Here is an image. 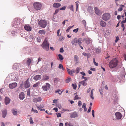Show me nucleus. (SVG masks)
<instances>
[{
  "label": "nucleus",
  "mask_w": 126,
  "mask_h": 126,
  "mask_svg": "<svg viewBox=\"0 0 126 126\" xmlns=\"http://www.w3.org/2000/svg\"><path fill=\"white\" fill-rule=\"evenodd\" d=\"M41 46L46 51H47L48 50L49 47V44L46 39H45V40Z\"/></svg>",
  "instance_id": "obj_1"
},
{
  "label": "nucleus",
  "mask_w": 126,
  "mask_h": 126,
  "mask_svg": "<svg viewBox=\"0 0 126 126\" xmlns=\"http://www.w3.org/2000/svg\"><path fill=\"white\" fill-rule=\"evenodd\" d=\"M118 61L116 60H113L110 61L109 63V65L110 67L113 68L117 65Z\"/></svg>",
  "instance_id": "obj_2"
},
{
  "label": "nucleus",
  "mask_w": 126,
  "mask_h": 126,
  "mask_svg": "<svg viewBox=\"0 0 126 126\" xmlns=\"http://www.w3.org/2000/svg\"><path fill=\"white\" fill-rule=\"evenodd\" d=\"M34 8L37 10H40L41 8L42 4L41 3L36 2L33 4Z\"/></svg>",
  "instance_id": "obj_3"
},
{
  "label": "nucleus",
  "mask_w": 126,
  "mask_h": 126,
  "mask_svg": "<svg viewBox=\"0 0 126 126\" xmlns=\"http://www.w3.org/2000/svg\"><path fill=\"white\" fill-rule=\"evenodd\" d=\"M39 24L41 27L45 28L47 25V22L45 20H41L39 21Z\"/></svg>",
  "instance_id": "obj_4"
},
{
  "label": "nucleus",
  "mask_w": 126,
  "mask_h": 126,
  "mask_svg": "<svg viewBox=\"0 0 126 126\" xmlns=\"http://www.w3.org/2000/svg\"><path fill=\"white\" fill-rule=\"evenodd\" d=\"M110 15L109 13H105L102 16V19L105 20H107L110 18Z\"/></svg>",
  "instance_id": "obj_5"
},
{
  "label": "nucleus",
  "mask_w": 126,
  "mask_h": 126,
  "mask_svg": "<svg viewBox=\"0 0 126 126\" xmlns=\"http://www.w3.org/2000/svg\"><path fill=\"white\" fill-rule=\"evenodd\" d=\"M42 88L44 90L47 91L50 88V85L48 83H46L45 85L42 86Z\"/></svg>",
  "instance_id": "obj_6"
},
{
  "label": "nucleus",
  "mask_w": 126,
  "mask_h": 126,
  "mask_svg": "<svg viewBox=\"0 0 126 126\" xmlns=\"http://www.w3.org/2000/svg\"><path fill=\"white\" fill-rule=\"evenodd\" d=\"M17 84L16 82L13 83L9 85V87L11 89H13L15 88L17 86Z\"/></svg>",
  "instance_id": "obj_7"
},
{
  "label": "nucleus",
  "mask_w": 126,
  "mask_h": 126,
  "mask_svg": "<svg viewBox=\"0 0 126 126\" xmlns=\"http://www.w3.org/2000/svg\"><path fill=\"white\" fill-rule=\"evenodd\" d=\"M116 118L117 119H120L122 117V115L119 112H116L115 113Z\"/></svg>",
  "instance_id": "obj_8"
},
{
  "label": "nucleus",
  "mask_w": 126,
  "mask_h": 126,
  "mask_svg": "<svg viewBox=\"0 0 126 126\" xmlns=\"http://www.w3.org/2000/svg\"><path fill=\"white\" fill-rule=\"evenodd\" d=\"M42 100V98L40 97H38L33 99V101L35 103H37L39 102H40Z\"/></svg>",
  "instance_id": "obj_9"
},
{
  "label": "nucleus",
  "mask_w": 126,
  "mask_h": 126,
  "mask_svg": "<svg viewBox=\"0 0 126 126\" xmlns=\"http://www.w3.org/2000/svg\"><path fill=\"white\" fill-rule=\"evenodd\" d=\"M110 32L108 28H107L104 33V35L105 36H108L110 34Z\"/></svg>",
  "instance_id": "obj_10"
},
{
  "label": "nucleus",
  "mask_w": 126,
  "mask_h": 126,
  "mask_svg": "<svg viewBox=\"0 0 126 126\" xmlns=\"http://www.w3.org/2000/svg\"><path fill=\"white\" fill-rule=\"evenodd\" d=\"M83 40L87 44H89L92 42L91 39L89 38H85Z\"/></svg>",
  "instance_id": "obj_11"
},
{
  "label": "nucleus",
  "mask_w": 126,
  "mask_h": 126,
  "mask_svg": "<svg viewBox=\"0 0 126 126\" xmlns=\"http://www.w3.org/2000/svg\"><path fill=\"white\" fill-rule=\"evenodd\" d=\"M13 75H14V77H13V80L15 81H17L19 79V75L17 74H14Z\"/></svg>",
  "instance_id": "obj_12"
},
{
  "label": "nucleus",
  "mask_w": 126,
  "mask_h": 126,
  "mask_svg": "<svg viewBox=\"0 0 126 126\" xmlns=\"http://www.w3.org/2000/svg\"><path fill=\"white\" fill-rule=\"evenodd\" d=\"M30 86V84L29 81V79L25 82V86L26 88H28Z\"/></svg>",
  "instance_id": "obj_13"
},
{
  "label": "nucleus",
  "mask_w": 126,
  "mask_h": 126,
  "mask_svg": "<svg viewBox=\"0 0 126 126\" xmlns=\"http://www.w3.org/2000/svg\"><path fill=\"white\" fill-rule=\"evenodd\" d=\"M71 42L72 45H77L78 40L76 38H75L71 41Z\"/></svg>",
  "instance_id": "obj_14"
},
{
  "label": "nucleus",
  "mask_w": 126,
  "mask_h": 126,
  "mask_svg": "<svg viewBox=\"0 0 126 126\" xmlns=\"http://www.w3.org/2000/svg\"><path fill=\"white\" fill-rule=\"evenodd\" d=\"M25 30L28 31H30L32 30V28L29 25H25L24 27Z\"/></svg>",
  "instance_id": "obj_15"
},
{
  "label": "nucleus",
  "mask_w": 126,
  "mask_h": 126,
  "mask_svg": "<svg viewBox=\"0 0 126 126\" xmlns=\"http://www.w3.org/2000/svg\"><path fill=\"white\" fill-rule=\"evenodd\" d=\"M78 116L77 113L76 112H73L71 114L70 117L71 118L76 117Z\"/></svg>",
  "instance_id": "obj_16"
},
{
  "label": "nucleus",
  "mask_w": 126,
  "mask_h": 126,
  "mask_svg": "<svg viewBox=\"0 0 126 126\" xmlns=\"http://www.w3.org/2000/svg\"><path fill=\"white\" fill-rule=\"evenodd\" d=\"M41 78V76L39 75H37L35 76L33 78V79L36 80H39Z\"/></svg>",
  "instance_id": "obj_17"
},
{
  "label": "nucleus",
  "mask_w": 126,
  "mask_h": 126,
  "mask_svg": "<svg viewBox=\"0 0 126 126\" xmlns=\"http://www.w3.org/2000/svg\"><path fill=\"white\" fill-rule=\"evenodd\" d=\"M87 11L91 14H92L93 13V8L91 6H89L87 9Z\"/></svg>",
  "instance_id": "obj_18"
},
{
  "label": "nucleus",
  "mask_w": 126,
  "mask_h": 126,
  "mask_svg": "<svg viewBox=\"0 0 126 126\" xmlns=\"http://www.w3.org/2000/svg\"><path fill=\"white\" fill-rule=\"evenodd\" d=\"M19 97L21 100H23L24 98V95L23 93L21 92L20 93Z\"/></svg>",
  "instance_id": "obj_19"
},
{
  "label": "nucleus",
  "mask_w": 126,
  "mask_h": 126,
  "mask_svg": "<svg viewBox=\"0 0 126 126\" xmlns=\"http://www.w3.org/2000/svg\"><path fill=\"white\" fill-rule=\"evenodd\" d=\"M12 111L14 115H17V110L16 109H12Z\"/></svg>",
  "instance_id": "obj_20"
},
{
  "label": "nucleus",
  "mask_w": 126,
  "mask_h": 126,
  "mask_svg": "<svg viewBox=\"0 0 126 126\" xmlns=\"http://www.w3.org/2000/svg\"><path fill=\"white\" fill-rule=\"evenodd\" d=\"M61 6V4L59 3H54L53 5V6L54 7L56 8H58L59 7Z\"/></svg>",
  "instance_id": "obj_21"
},
{
  "label": "nucleus",
  "mask_w": 126,
  "mask_h": 126,
  "mask_svg": "<svg viewBox=\"0 0 126 126\" xmlns=\"http://www.w3.org/2000/svg\"><path fill=\"white\" fill-rule=\"evenodd\" d=\"M2 117L5 118L7 114V110L6 109H5L4 110H2Z\"/></svg>",
  "instance_id": "obj_22"
},
{
  "label": "nucleus",
  "mask_w": 126,
  "mask_h": 126,
  "mask_svg": "<svg viewBox=\"0 0 126 126\" xmlns=\"http://www.w3.org/2000/svg\"><path fill=\"white\" fill-rule=\"evenodd\" d=\"M5 102L6 105L8 104L10 102V100L9 98L6 97L5 99Z\"/></svg>",
  "instance_id": "obj_23"
},
{
  "label": "nucleus",
  "mask_w": 126,
  "mask_h": 126,
  "mask_svg": "<svg viewBox=\"0 0 126 126\" xmlns=\"http://www.w3.org/2000/svg\"><path fill=\"white\" fill-rule=\"evenodd\" d=\"M107 24L103 20H101L100 22V25L103 27H105L106 26Z\"/></svg>",
  "instance_id": "obj_24"
},
{
  "label": "nucleus",
  "mask_w": 126,
  "mask_h": 126,
  "mask_svg": "<svg viewBox=\"0 0 126 126\" xmlns=\"http://www.w3.org/2000/svg\"><path fill=\"white\" fill-rule=\"evenodd\" d=\"M122 69H123V72L122 74V78L123 79L124 78L125 76L126 75V73H125V70L124 68L123 67L122 68Z\"/></svg>",
  "instance_id": "obj_25"
},
{
  "label": "nucleus",
  "mask_w": 126,
  "mask_h": 126,
  "mask_svg": "<svg viewBox=\"0 0 126 126\" xmlns=\"http://www.w3.org/2000/svg\"><path fill=\"white\" fill-rule=\"evenodd\" d=\"M13 67L14 69H19V65L17 63H16L13 65Z\"/></svg>",
  "instance_id": "obj_26"
},
{
  "label": "nucleus",
  "mask_w": 126,
  "mask_h": 126,
  "mask_svg": "<svg viewBox=\"0 0 126 126\" xmlns=\"http://www.w3.org/2000/svg\"><path fill=\"white\" fill-rule=\"evenodd\" d=\"M74 61L76 63H78L79 62V60L78 57L77 55H75L74 56Z\"/></svg>",
  "instance_id": "obj_27"
},
{
  "label": "nucleus",
  "mask_w": 126,
  "mask_h": 126,
  "mask_svg": "<svg viewBox=\"0 0 126 126\" xmlns=\"http://www.w3.org/2000/svg\"><path fill=\"white\" fill-rule=\"evenodd\" d=\"M49 77L46 75H44L43 76V79L45 80H47L49 79Z\"/></svg>",
  "instance_id": "obj_28"
},
{
  "label": "nucleus",
  "mask_w": 126,
  "mask_h": 126,
  "mask_svg": "<svg viewBox=\"0 0 126 126\" xmlns=\"http://www.w3.org/2000/svg\"><path fill=\"white\" fill-rule=\"evenodd\" d=\"M38 33L39 34L42 35H44L45 34L46 32L44 30H41L39 31L38 32Z\"/></svg>",
  "instance_id": "obj_29"
},
{
  "label": "nucleus",
  "mask_w": 126,
  "mask_h": 126,
  "mask_svg": "<svg viewBox=\"0 0 126 126\" xmlns=\"http://www.w3.org/2000/svg\"><path fill=\"white\" fill-rule=\"evenodd\" d=\"M94 9L95 13L97 15H99V10L96 7H95L94 8Z\"/></svg>",
  "instance_id": "obj_30"
},
{
  "label": "nucleus",
  "mask_w": 126,
  "mask_h": 126,
  "mask_svg": "<svg viewBox=\"0 0 126 126\" xmlns=\"http://www.w3.org/2000/svg\"><path fill=\"white\" fill-rule=\"evenodd\" d=\"M79 83H80L79 85H80L82 84L83 86H86L87 85V83L85 82V80H84L83 81L80 82Z\"/></svg>",
  "instance_id": "obj_31"
},
{
  "label": "nucleus",
  "mask_w": 126,
  "mask_h": 126,
  "mask_svg": "<svg viewBox=\"0 0 126 126\" xmlns=\"http://www.w3.org/2000/svg\"><path fill=\"white\" fill-rule=\"evenodd\" d=\"M71 80L72 79L70 77H68L65 80V82L66 83H68L69 82L71 81Z\"/></svg>",
  "instance_id": "obj_32"
},
{
  "label": "nucleus",
  "mask_w": 126,
  "mask_h": 126,
  "mask_svg": "<svg viewBox=\"0 0 126 126\" xmlns=\"http://www.w3.org/2000/svg\"><path fill=\"white\" fill-rule=\"evenodd\" d=\"M39 84L40 83L39 82H37L33 85V87L34 88H36L38 87L39 86Z\"/></svg>",
  "instance_id": "obj_33"
},
{
  "label": "nucleus",
  "mask_w": 126,
  "mask_h": 126,
  "mask_svg": "<svg viewBox=\"0 0 126 126\" xmlns=\"http://www.w3.org/2000/svg\"><path fill=\"white\" fill-rule=\"evenodd\" d=\"M68 8L72 11H74L73 6V5H70L69 6Z\"/></svg>",
  "instance_id": "obj_34"
},
{
  "label": "nucleus",
  "mask_w": 126,
  "mask_h": 126,
  "mask_svg": "<svg viewBox=\"0 0 126 126\" xmlns=\"http://www.w3.org/2000/svg\"><path fill=\"white\" fill-rule=\"evenodd\" d=\"M82 39L81 38H80L78 40V44L80 45L81 43Z\"/></svg>",
  "instance_id": "obj_35"
},
{
  "label": "nucleus",
  "mask_w": 126,
  "mask_h": 126,
  "mask_svg": "<svg viewBox=\"0 0 126 126\" xmlns=\"http://www.w3.org/2000/svg\"><path fill=\"white\" fill-rule=\"evenodd\" d=\"M58 68L60 69H62L63 70H64L63 66L62 64H59Z\"/></svg>",
  "instance_id": "obj_36"
},
{
  "label": "nucleus",
  "mask_w": 126,
  "mask_h": 126,
  "mask_svg": "<svg viewBox=\"0 0 126 126\" xmlns=\"http://www.w3.org/2000/svg\"><path fill=\"white\" fill-rule=\"evenodd\" d=\"M99 91L100 94L102 96L103 94V89L102 88H100L99 89Z\"/></svg>",
  "instance_id": "obj_37"
},
{
  "label": "nucleus",
  "mask_w": 126,
  "mask_h": 126,
  "mask_svg": "<svg viewBox=\"0 0 126 126\" xmlns=\"http://www.w3.org/2000/svg\"><path fill=\"white\" fill-rule=\"evenodd\" d=\"M31 62V60L30 58L27 61V63L28 65H30Z\"/></svg>",
  "instance_id": "obj_38"
},
{
  "label": "nucleus",
  "mask_w": 126,
  "mask_h": 126,
  "mask_svg": "<svg viewBox=\"0 0 126 126\" xmlns=\"http://www.w3.org/2000/svg\"><path fill=\"white\" fill-rule=\"evenodd\" d=\"M74 25H73L72 26H69V27L66 30V32H69V31L71 28L73 27L74 26Z\"/></svg>",
  "instance_id": "obj_39"
},
{
  "label": "nucleus",
  "mask_w": 126,
  "mask_h": 126,
  "mask_svg": "<svg viewBox=\"0 0 126 126\" xmlns=\"http://www.w3.org/2000/svg\"><path fill=\"white\" fill-rule=\"evenodd\" d=\"M58 56L59 59L61 60H62L63 59V58L62 55L61 54L58 55Z\"/></svg>",
  "instance_id": "obj_40"
},
{
  "label": "nucleus",
  "mask_w": 126,
  "mask_h": 126,
  "mask_svg": "<svg viewBox=\"0 0 126 126\" xmlns=\"http://www.w3.org/2000/svg\"><path fill=\"white\" fill-rule=\"evenodd\" d=\"M37 107L39 110H40L41 108H43L44 106L43 105H40L39 106H37Z\"/></svg>",
  "instance_id": "obj_41"
},
{
  "label": "nucleus",
  "mask_w": 126,
  "mask_h": 126,
  "mask_svg": "<svg viewBox=\"0 0 126 126\" xmlns=\"http://www.w3.org/2000/svg\"><path fill=\"white\" fill-rule=\"evenodd\" d=\"M30 124H32L33 123V121L32 118V117H31L30 119Z\"/></svg>",
  "instance_id": "obj_42"
},
{
  "label": "nucleus",
  "mask_w": 126,
  "mask_h": 126,
  "mask_svg": "<svg viewBox=\"0 0 126 126\" xmlns=\"http://www.w3.org/2000/svg\"><path fill=\"white\" fill-rule=\"evenodd\" d=\"M82 23L84 26L86 27V21L85 20H83L82 21Z\"/></svg>",
  "instance_id": "obj_43"
},
{
  "label": "nucleus",
  "mask_w": 126,
  "mask_h": 126,
  "mask_svg": "<svg viewBox=\"0 0 126 126\" xmlns=\"http://www.w3.org/2000/svg\"><path fill=\"white\" fill-rule=\"evenodd\" d=\"M66 8V6H64L63 7H62L60 8L59 9V10H64Z\"/></svg>",
  "instance_id": "obj_44"
},
{
  "label": "nucleus",
  "mask_w": 126,
  "mask_h": 126,
  "mask_svg": "<svg viewBox=\"0 0 126 126\" xmlns=\"http://www.w3.org/2000/svg\"><path fill=\"white\" fill-rule=\"evenodd\" d=\"M72 86L73 87V88L74 89H76L77 86L76 84H72Z\"/></svg>",
  "instance_id": "obj_45"
},
{
  "label": "nucleus",
  "mask_w": 126,
  "mask_h": 126,
  "mask_svg": "<svg viewBox=\"0 0 126 126\" xmlns=\"http://www.w3.org/2000/svg\"><path fill=\"white\" fill-rule=\"evenodd\" d=\"M64 40L63 37L61 36L59 38V41H61Z\"/></svg>",
  "instance_id": "obj_46"
},
{
  "label": "nucleus",
  "mask_w": 126,
  "mask_h": 126,
  "mask_svg": "<svg viewBox=\"0 0 126 126\" xmlns=\"http://www.w3.org/2000/svg\"><path fill=\"white\" fill-rule=\"evenodd\" d=\"M67 123V124L69 125V126H74V123H71L69 122V123Z\"/></svg>",
  "instance_id": "obj_47"
},
{
  "label": "nucleus",
  "mask_w": 126,
  "mask_h": 126,
  "mask_svg": "<svg viewBox=\"0 0 126 126\" xmlns=\"http://www.w3.org/2000/svg\"><path fill=\"white\" fill-rule=\"evenodd\" d=\"M59 9H58L56 10L55 11L54 13V15H56L59 12Z\"/></svg>",
  "instance_id": "obj_48"
},
{
  "label": "nucleus",
  "mask_w": 126,
  "mask_h": 126,
  "mask_svg": "<svg viewBox=\"0 0 126 126\" xmlns=\"http://www.w3.org/2000/svg\"><path fill=\"white\" fill-rule=\"evenodd\" d=\"M31 111L34 112H36V113H38V111L36 110H34L33 108L32 109Z\"/></svg>",
  "instance_id": "obj_49"
},
{
  "label": "nucleus",
  "mask_w": 126,
  "mask_h": 126,
  "mask_svg": "<svg viewBox=\"0 0 126 126\" xmlns=\"http://www.w3.org/2000/svg\"><path fill=\"white\" fill-rule=\"evenodd\" d=\"M90 97L92 99H94V97L93 96V93L92 92H91V94H90Z\"/></svg>",
  "instance_id": "obj_50"
},
{
  "label": "nucleus",
  "mask_w": 126,
  "mask_h": 126,
  "mask_svg": "<svg viewBox=\"0 0 126 126\" xmlns=\"http://www.w3.org/2000/svg\"><path fill=\"white\" fill-rule=\"evenodd\" d=\"M92 109V107L91 106H90L89 107V109H88V110L87 111V113H89L90 112L91 110Z\"/></svg>",
  "instance_id": "obj_51"
},
{
  "label": "nucleus",
  "mask_w": 126,
  "mask_h": 126,
  "mask_svg": "<svg viewBox=\"0 0 126 126\" xmlns=\"http://www.w3.org/2000/svg\"><path fill=\"white\" fill-rule=\"evenodd\" d=\"M79 68L77 67L76 69V73L78 74L79 73Z\"/></svg>",
  "instance_id": "obj_52"
},
{
  "label": "nucleus",
  "mask_w": 126,
  "mask_h": 126,
  "mask_svg": "<svg viewBox=\"0 0 126 126\" xmlns=\"http://www.w3.org/2000/svg\"><path fill=\"white\" fill-rule=\"evenodd\" d=\"M78 106L79 107H80L81 106L82 104V103L81 102V101H79L78 102Z\"/></svg>",
  "instance_id": "obj_53"
},
{
  "label": "nucleus",
  "mask_w": 126,
  "mask_h": 126,
  "mask_svg": "<svg viewBox=\"0 0 126 126\" xmlns=\"http://www.w3.org/2000/svg\"><path fill=\"white\" fill-rule=\"evenodd\" d=\"M92 114L93 117H94V110H93L92 111Z\"/></svg>",
  "instance_id": "obj_54"
},
{
  "label": "nucleus",
  "mask_w": 126,
  "mask_h": 126,
  "mask_svg": "<svg viewBox=\"0 0 126 126\" xmlns=\"http://www.w3.org/2000/svg\"><path fill=\"white\" fill-rule=\"evenodd\" d=\"M75 72V70L73 69L72 70L70 71V74L71 75L72 74H73V73H74Z\"/></svg>",
  "instance_id": "obj_55"
},
{
  "label": "nucleus",
  "mask_w": 126,
  "mask_h": 126,
  "mask_svg": "<svg viewBox=\"0 0 126 126\" xmlns=\"http://www.w3.org/2000/svg\"><path fill=\"white\" fill-rule=\"evenodd\" d=\"M60 29H59L57 31V35L58 36H59L61 35V33L60 34V35H59V33L60 32Z\"/></svg>",
  "instance_id": "obj_56"
},
{
  "label": "nucleus",
  "mask_w": 126,
  "mask_h": 126,
  "mask_svg": "<svg viewBox=\"0 0 126 126\" xmlns=\"http://www.w3.org/2000/svg\"><path fill=\"white\" fill-rule=\"evenodd\" d=\"M27 94L28 96H30V90H28V91H27Z\"/></svg>",
  "instance_id": "obj_57"
},
{
  "label": "nucleus",
  "mask_w": 126,
  "mask_h": 126,
  "mask_svg": "<svg viewBox=\"0 0 126 126\" xmlns=\"http://www.w3.org/2000/svg\"><path fill=\"white\" fill-rule=\"evenodd\" d=\"M96 51L97 53H99L101 52V50L99 48H97L96 49Z\"/></svg>",
  "instance_id": "obj_58"
},
{
  "label": "nucleus",
  "mask_w": 126,
  "mask_h": 126,
  "mask_svg": "<svg viewBox=\"0 0 126 126\" xmlns=\"http://www.w3.org/2000/svg\"><path fill=\"white\" fill-rule=\"evenodd\" d=\"M119 40V38L118 37H116V39L115 41V43H117L118 41Z\"/></svg>",
  "instance_id": "obj_59"
},
{
  "label": "nucleus",
  "mask_w": 126,
  "mask_h": 126,
  "mask_svg": "<svg viewBox=\"0 0 126 126\" xmlns=\"http://www.w3.org/2000/svg\"><path fill=\"white\" fill-rule=\"evenodd\" d=\"M75 3H76V10H77L78 8V7L79 5V4H78V2H75Z\"/></svg>",
  "instance_id": "obj_60"
},
{
  "label": "nucleus",
  "mask_w": 126,
  "mask_h": 126,
  "mask_svg": "<svg viewBox=\"0 0 126 126\" xmlns=\"http://www.w3.org/2000/svg\"><path fill=\"white\" fill-rule=\"evenodd\" d=\"M78 28H77L76 29L74 30H73V31L74 32H77L78 31Z\"/></svg>",
  "instance_id": "obj_61"
},
{
  "label": "nucleus",
  "mask_w": 126,
  "mask_h": 126,
  "mask_svg": "<svg viewBox=\"0 0 126 126\" xmlns=\"http://www.w3.org/2000/svg\"><path fill=\"white\" fill-rule=\"evenodd\" d=\"M86 107V104L85 103H83L82 105V108H84Z\"/></svg>",
  "instance_id": "obj_62"
},
{
  "label": "nucleus",
  "mask_w": 126,
  "mask_h": 126,
  "mask_svg": "<svg viewBox=\"0 0 126 126\" xmlns=\"http://www.w3.org/2000/svg\"><path fill=\"white\" fill-rule=\"evenodd\" d=\"M59 81V79L57 78H55L54 79V81L56 82H57Z\"/></svg>",
  "instance_id": "obj_63"
},
{
  "label": "nucleus",
  "mask_w": 126,
  "mask_h": 126,
  "mask_svg": "<svg viewBox=\"0 0 126 126\" xmlns=\"http://www.w3.org/2000/svg\"><path fill=\"white\" fill-rule=\"evenodd\" d=\"M60 51L61 53L63 52L64 50L63 48L61 47L60 48Z\"/></svg>",
  "instance_id": "obj_64"
}]
</instances>
